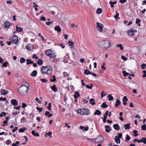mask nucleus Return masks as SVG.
Instances as JSON below:
<instances>
[{
	"instance_id": "c85d7f7f",
	"label": "nucleus",
	"mask_w": 146,
	"mask_h": 146,
	"mask_svg": "<svg viewBox=\"0 0 146 146\" xmlns=\"http://www.w3.org/2000/svg\"><path fill=\"white\" fill-rule=\"evenodd\" d=\"M102 11V10L101 8H98L96 11V13L97 14H101Z\"/></svg>"
},
{
	"instance_id": "69168bd1",
	"label": "nucleus",
	"mask_w": 146,
	"mask_h": 146,
	"mask_svg": "<svg viewBox=\"0 0 146 146\" xmlns=\"http://www.w3.org/2000/svg\"><path fill=\"white\" fill-rule=\"evenodd\" d=\"M24 84L25 85H23L24 86H25L26 87L28 88L29 86V85L28 83L25 82L24 83Z\"/></svg>"
},
{
	"instance_id": "bb28decb",
	"label": "nucleus",
	"mask_w": 146,
	"mask_h": 146,
	"mask_svg": "<svg viewBox=\"0 0 146 146\" xmlns=\"http://www.w3.org/2000/svg\"><path fill=\"white\" fill-rule=\"evenodd\" d=\"M52 134V133L50 131L48 133H46L45 135V137H47L48 136H49L50 137H52V136L51 135V134Z\"/></svg>"
},
{
	"instance_id": "6e6552de",
	"label": "nucleus",
	"mask_w": 146,
	"mask_h": 146,
	"mask_svg": "<svg viewBox=\"0 0 146 146\" xmlns=\"http://www.w3.org/2000/svg\"><path fill=\"white\" fill-rule=\"evenodd\" d=\"M97 28L98 31L100 32H102L103 31V28L104 26L101 23L97 22Z\"/></svg>"
},
{
	"instance_id": "603ef678",
	"label": "nucleus",
	"mask_w": 146,
	"mask_h": 146,
	"mask_svg": "<svg viewBox=\"0 0 146 146\" xmlns=\"http://www.w3.org/2000/svg\"><path fill=\"white\" fill-rule=\"evenodd\" d=\"M128 100V99L127 98L126 96H124L123 97V99L122 100V102H126Z\"/></svg>"
},
{
	"instance_id": "b1692460",
	"label": "nucleus",
	"mask_w": 146,
	"mask_h": 146,
	"mask_svg": "<svg viewBox=\"0 0 146 146\" xmlns=\"http://www.w3.org/2000/svg\"><path fill=\"white\" fill-rule=\"evenodd\" d=\"M37 74V71L35 70L32 72L31 74V75L33 77H35L36 76Z\"/></svg>"
},
{
	"instance_id": "8fccbe9b",
	"label": "nucleus",
	"mask_w": 146,
	"mask_h": 146,
	"mask_svg": "<svg viewBox=\"0 0 146 146\" xmlns=\"http://www.w3.org/2000/svg\"><path fill=\"white\" fill-rule=\"evenodd\" d=\"M105 64V62H103V65L101 66V68L103 70H105L106 69V67H104V66Z\"/></svg>"
},
{
	"instance_id": "864d4df0",
	"label": "nucleus",
	"mask_w": 146,
	"mask_h": 146,
	"mask_svg": "<svg viewBox=\"0 0 146 146\" xmlns=\"http://www.w3.org/2000/svg\"><path fill=\"white\" fill-rule=\"evenodd\" d=\"M7 64L8 62H4L2 64V66L4 67H7Z\"/></svg>"
},
{
	"instance_id": "a878e982",
	"label": "nucleus",
	"mask_w": 146,
	"mask_h": 146,
	"mask_svg": "<svg viewBox=\"0 0 146 146\" xmlns=\"http://www.w3.org/2000/svg\"><path fill=\"white\" fill-rule=\"evenodd\" d=\"M31 133L32 135L35 136L39 137V134L38 133H36L35 131H32Z\"/></svg>"
},
{
	"instance_id": "ea45409f",
	"label": "nucleus",
	"mask_w": 146,
	"mask_h": 146,
	"mask_svg": "<svg viewBox=\"0 0 146 146\" xmlns=\"http://www.w3.org/2000/svg\"><path fill=\"white\" fill-rule=\"evenodd\" d=\"M122 73L123 74L124 76H126L128 75H130V74L126 72L125 71H123L122 72Z\"/></svg>"
},
{
	"instance_id": "393cba45",
	"label": "nucleus",
	"mask_w": 146,
	"mask_h": 146,
	"mask_svg": "<svg viewBox=\"0 0 146 146\" xmlns=\"http://www.w3.org/2000/svg\"><path fill=\"white\" fill-rule=\"evenodd\" d=\"M101 112L98 110H96L94 113V114L95 115H101Z\"/></svg>"
},
{
	"instance_id": "aec40b11",
	"label": "nucleus",
	"mask_w": 146,
	"mask_h": 146,
	"mask_svg": "<svg viewBox=\"0 0 146 146\" xmlns=\"http://www.w3.org/2000/svg\"><path fill=\"white\" fill-rule=\"evenodd\" d=\"M54 30L58 32H60L61 31V29L59 26H56L54 27Z\"/></svg>"
},
{
	"instance_id": "7ed1b4c3",
	"label": "nucleus",
	"mask_w": 146,
	"mask_h": 146,
	"mask_svg": "<svg viewBox=\"0 0 146 146\" xmlns=\"http://www.w3.org/2000/svg\"><path fill=\"white\" fill-rule=\"evenodd\" d=\"M29 88L22 85L18 89V91L19 94L22 96L26 95L28 93V90Z\"/></svg>"
},
{
	"instance_id": "c9c22d12",
	"label": "nucleus",
	"mask_w": 146,
	"mask_h": 146,
	"mask_svg": "<svg viewBox=\"0 0 146 146\" xmlns=\"http://www.w3.org/2000/svg\"><path fill=\"white\" fill-rule=\"evenodd\" d=\"M43 62L42 60L41 59H39L37 62V63L39 65H41L42 64Z\"/></svg>"
},
{
	"instance_id": "c756f323",
	"label": "nucleus",
	"mask_w": 146,
	"mask_h": 146,
	"mask_svg": "<svg viewBox=\"0 0 146 146\" xmlns=\"http://www.w3.org/2000/svg\"><path fill=\"white\" fill-rule=\"evenodd\" d=\"M108 98L109 101L112 100L113 99V97L111 94H108Z\"/></svg>"
},
{
	"instance_id": "09e8293b",
	"label": "nucleus",
	"mask_w": 146,
	"mask_h": 146,
	"mask_svg": "<svg viewBox=\"0 0 146 146\" xmlns=\"http://www.w3.org/2000/svg\"><path fill=\"white\" fill-rule=\"evenodd\" d=\"M6 115V113L5 112H3L1 113H0V117H3V116H5Z\"/></svg>"
},
{
	"instance_id": "f257e3e1",
	"label": "nucleus",
	"mask_w": 146,
	"mask_h": 146,
	"mask_svg": "<svg viewBox=\"0 0 146 146\" xmlns=\"http://www.w3.org/2000/svg\"><path fill=\"white\" fill-rule=\"evenodd\" d=\"M41 71L43 74L47 75H50L52 73V69L49 65L42 66L41 68Z\"/></svg>"
},
{
	"instance_id": "5fc2aeb1",
	"label": "nucleus",
	"mask_w": 146,
	"mask_h": 146,
	"mask_svg": "<svg viewBox=\"0 0 146 146\" xmlns=\"http://www.w3.org/2000/svg\"><path fill=\"white\" fill-rule=\"evenodd\" d=\"M6 142V144L8 145H9L11 143V141L10 140H7Z\"/></svg>"
},
{
	"instance_id": "2f4dec72",
	"label": "nucleus",
	"mask_w": 146,
	"mask_h": 146,
	"mask_svg": "<svg viewBox=\"0 0 146 146\" xmlns=\"http://www.w3.org/2000/svg\"><path fill=\"white\" fill-rule=\"evenodd\" d=\"M90 103L92 105H94L95 104V102L94 101V99L92 98L90 100Z\"/></svg>"
},
{
	"instance_id": "7c9ffc66",
	"label": "nucleus",
	"mask_w": 146,
	"mask_h": 146,
	"mask_svg": "<svg viewBox=\"0 0 146 146\" xmlns=\"http://www.w3.org/2000/svg\"><path fill=\"white\" fill-rule=\"evenodd\" d=\"M52 90L54 92H56L57 90V89L56 86L55 85H53L51 88Z\"/></svg>"
},
{
	"instance_id": "0eeeda50",
	"label": "nucleus",
	"mask_w": 146,
	"mask_h": 146,
	"mask_svg": "<svg viewBox=\"0 0 146 146\" xmlns=\"http://www.w3.org/2000/svg\"><path fill=\"white\" fill-rule=\"evenodd\" d=\"M118 136H116L115 137V142L117 143H119L120 142V139L121 138L122 134L121 133L118 134Z\"/></svg>"
},
{
	"instance_id": "338daca9",
	"label": "nucleus",
	"mask_w": 146,
	"mask_h": 146,
	"mask_svg": "<svg viewBox=\"0 0 146 146\" xmlns=\"http://www.w3.org/2000/svg\"><path fill=\"white\" fill-rule=\"evenodd\" d=\"M18 129V127H16L15 128L12 129V132L13 133L15 132Z\"/></svg>"
},
{
	"instance_id": "4c0bfd02",
	"label": "nucleus",
	"mask_w": 146,
	"mask_h": 146,
	"mask_svg": "<svg viewBox=\"0 0 146 146\" xmlns=\"http://www.w3.org/2000/svg\"><path fill=\"white\" fill-rule=\"evenodd\" d=\"M117 47H119L121 50H123V46L122 44H117L116 45Z\"/></svg>"
},
{
	"instance_id": "a19ab883",
	"label": "nucleus",
	"mask_w": 146,
	"mask_h": 146,
	"mask_svg": "<svg viewBox=\"0 0 146 146\" xmlns=\"http://www.w3.org/2000/svg\"><path fill=\"white\" fill-rule=\"evenodd\" d=\"M91 86H89L88 85H86V87L89 89H91L92 88L93 84H90Z\"/></svg>"
},
{
	"instance_id": "58836bf2",
	"label": "nucleus",
	"mask_w": 146,
	"mask_h": 146,
	"mask_svg": "<svg viewBox=\"0 0 146 146\" xmlns=\"http://www.w3.org/2000/svg\"><path fill=\"white\" fill-rule=\"evenodd\" d=\"M25 58L21 57L20 59V62L21 63H23L25 62Z\"/></svg>"
},
{
	"instance_id": "423d86ee",
	"label": "nucleus",
	"mask_w": 146,
	"mask_h": 146,
	"mask_svg": "<svg viewBox=\"0 0 146 146\" xmlns=\"http://www.w3.org/2000/svg\"><path fill=\"white\" fill-rule=\"evenodd\" d=\"M10 40L14 44H17L18 42V37L17 36L14 35V36H11L10 38Z\"/></svg>"
},
{
	"instance_id": "052dcab7",
	"label": "nucleus",
	"mask_w": 146,
	"mask_h": 146,
	"mask_svg": "<svg viewBox=\"0 0 146 146\" xmlns=\"http://www.w3.org/2000/svg\"><path fill=\"white\" fill-rule=\"evenodd\" d=\"M27 105L25 103H23L22 104V108H25Z\"/></svg>"
},
{
	"instance_id": "ddd939ff",
	"label": "nucleus",
	"mask_w": 146,
	"mask_h": 146,
	"mask_svg": "<svg viewBox=\"0 0 146 146\" xmlns=\"http://www.w3.org/2000/svg\"><path fill=\"white\" fill-rule=\"evenodd\" d=\"M11 104L15 106H16L18 104L17 101L14 99H12L11 101Z\"/></svg>"
},
{
	"instance_id": "f03ea898",
	"label": "nucleus",
	"mask_w": 146,
	"mask_h": 146,
	"mask_svg": "<svg viewBox=\"0 0 146 146\" xmlns=\"http://www.w3.org/2000/svg\"><path fill=\"white\" fill-rule=\"evenodd\" d=\"M110 42L108 40L102 41L99 45V47L101 48L106 50L108 49L111 45Z\"/></svg>"
},
{
	"instance_id": "dca6fc26",
	"label": "nucleus",
	"mask_w": 146,
	"mask_h": 146,
	"mask_svg": "<svg viewBox=\"0 0 146 146\" xmlns=\"http://www.w3.org/2000/svg\"><path fill=\"white\" fill-rule=\"evenodd\" d=\"M105 128H106V131L107 133L110 132L111 130V129L108 125H106Z\"/></svg>"
},
{
	"instance_id": "6e6d98bb",
	"label": "nucleus",
	"mask_w": 146,
	"mask_h": 146,
	"mask_svg": "<svg viewBox=\"0 0 146 146\" xmlns=\"http://www.w3.org/2000/svg\"><path fill=\"white\" fill-rule=\"evenodd\" d=\"M40 80L43 82H47L48 80L44 78V79H41Z\"/></svg>"
},
{
	"instance_id": "f8f14e48",
	"label": "nucleus",
	"mask_w": 146,
	"mask_h": 146,
	"mask_svg": "<svg viewBox=\"0 0 146 146\" xmlns=\"http://www.w3.org/2000/svg\"><path fill=\"white\" fill-rule=\"evenodd\" d=\"M10 25L11 24L8 21H6L4 23L3 27L8 29L9 28Z\"/></svg>"
},
{
	"instance_id": "4d7b16f0",
	"label": "nucleus",
	"mask_w": 146,
	"mask_h": 146,
	"mask_svg": "<svg viewBox=\"0 0 146 146\" xmlns=\"http://www.w3.org/2000/svg\"><path fill=\"white\" fill-rule=\"evenodd\" d=\"M41 21H46V19L44 17H42L40 19Z\"/></svg>"
},
{
	"instance_id": "5701e85b",
	"label": "nucleus",
	"mask_w": 146,
	"mask_h": 146,
	"mask_svg": "<svg viewBox=\"0 0 146 146\" xmlns=\"http://www.w3.org/2000/svg\"><path fill=\"white\" fill-rule=\"evenodd\" d=\"M1 93L3 95H5L8 93V92L5 90L2 89L1 90Z\"/></svg>"
},
{
	"instance_id": "4468645a",
	"label": "nucleus",
	"mask_w": 146,
	"mask_h": 146,
	"mask_svg": "<svg viewBox=\"0 0 146 146\" xmlns=\"http://www.w3.org/2000/svg\"><path fill=\"white\" fill-rule=\"evenodd\" d=\"M113 127L114 128L115 130H118L119 129L120 127L119 125L117 124H115L113 125Z\"/></svg>"
},
{
	"instance_id": "473e14b6",
	"label": "nucleus",
	"mask_w": 146,
	"mask_h": 146,
	"mask_svg": "<svg viewBox=\"0 0 146 146\" xmlns=\"http://www.w3.org/2000/svg\"><path fill=\"white\" fill-rule=\"evenodd\" d=\"M84 74L86 75H87L91 74V72L89 70L86 69L84 71Z\"/></svg>"
},
{
	"instance_id": "680f3d73",
	"label": "nucleus",
	"mask_w": 146,
	"mask_h": 146,
	"mask_svg": "<svg viewBox=\"0 0 146 146\" xmlns=\"http://www.w3.org/2000/svg\"><path fill=\"white\" fill-rule=\"evenodd\" d=\"M141 66L142 67V69H143L145 68V67L146 66V64L143 63L141 65Z\"/></svg>"
},
{
	"instance_id": "f704fd0d",
	"label": "nucleus",
	"mask_w": 146,
	"mask_h": 146,
	"mask_svg": "<svg viewBox=\"0 0 146 146\" xmlns=\"http://www.w3.org/2000/svg\"><path fill=\"white\" fill-rule=\"evenodd\" d=\"M140 140L141 141V143H143L144 144H146V138L143 137Z\"/></svg>"
},
{
	"instance_id": "2eb2a0df",
	"label": "nucleus",
	"mask_w": 146,
	"mask_h": 146,
	"mask_svg": "<svg viewBox=\"0 0 146 146\" xmlns=\"http://www.w3.org/2000/svg\"><path fill=\"white\" fill-rule=\"evenodd\" d=\"M80 96V94H79L78 92H75L74 93V97L75 99H77L78 97Z\"/></svg>"
},
{
	"instance_id": "e433bc0d",
	"label": "nucleus",
	"mask_w": 146,
	"mask_h": 146,
	"mask_svg": "<svg viewBox=\"0 0 146 146\" xmlns=\"http://www.w3.org/2000/svg\"><path fill=\"white\" fill-rule=\"evenodd\" d=\"M108 106V105H107L106 103H103L102 104L101 107L102 108H106Z\"/></svg>"
},
{
	"instance_id": "13d9d810",
	"label": "nucleus",
	"mask_w": 146,
	"mask_h": 146,
	"mask_svg": "<svg viewBox=\"0 0 146 146\" xmlns=\"http://www.w3.org/2000/svg\"><path fill=\"white\" fill-rule=\"evenodd\" d=\"M63 75L64 77H67L69 75L66 72H64L63 73Z\"/></svg>"
},
{
	"instance_id": "c03bdc74",
	"label": "nucleus",
	"mask_w": 146,
	"mask_h": 146,
	"mask_svg": "<svg viewBox=\"0 0 146 146\" xmlns=\"http://www.w3.org/2000/svg\"><path fill=\"white\" fill-rule=\"evenodd\" d=\"M116 15L114 16V18L116 19L115 21H117V19L118 18V17L119 16V13L117 12V11L116 12Z\"/></svg>"
},
{
	"instance_id": "39448f33",
	"label": "nucleus",
	"mask_w": 146,
	"mask_h": 146,
	"mask_svg": "<svg viewBox=\"0 0 146 146\" xmlns=\"http://www.w3.org/2000/svg\"><path fill=\"white\" fill-rule=\"evenodd\" d=\"M45 54L47 56L51 58H55L56 56V53L54 52L51 49H48L47 50Z\"/></svg>"
},
{
	"instance_id": "37998d69",
	"label": "nucleus",
	"mask_w": 146,
	"mask_h": 146,
	"mask_svg": "<svg viewBox=\"0 0 146 146\" xmlns=\"http://www.w3.org/2000/svg\"><path fill=\"white\" fill-rule=\"evenodd\" d=\"M130 137L128 135H126L125 141L126 142H127L128 141L130 140Z\"/></svg>"
},
{
	"instance_id": "774afa93",
	"label": "nucleus",
	"mask_w": 146,
	"mask_h": 146,
	"mask_svg": "<svg viewBox=\"0 0 146 146\" xmlns=\"http://www.w3.org/2000/svg\"><path fill=\"white\" fill-rule=\"evenodd\" d=\"M6 98H3L2 97H1L0 98V101L3 100V101H5L6 100Z\"/></svg>"
},
{
	"instance_id": "de8ad7c7",
	"label": "nucleus",
	"mask_w": 146,
	"mask_h": 146,
	"mask_svg": "<svg viewBox=\"0 0 146 146\" xmlns=\"http://www.w3.org/2000/svg\"><path fill=\"white\" fill-rule=\"evenodd\" d=\"M141 129L144 131L146 130V125L145 124L142 125Z\"/></svg>"
},
{
	"instance_id": "4be33fe9",
	"label": "nucleus",
	"mask_w": 146,
	"mask_h": 146,
	"mask_svg": "<svg viewBox=\"0 0 146 146\" xmlns=\"http://www.w3.org/2000/svg\"><path fill=\"white\" fill-rule=\"evenodd\" d=\"M16 29L18 33L19 32H21L23 31V29L21 28L20 27H18V25H17L16 26Z\"/></svg>"
},
{
	"instance_id": "49530a36",
	"label": "nucleus",
	"mask_w": 146,
	"mask_h": 146,
	"mask_svg": "<svg viewBox=\"0 0 146 146\" xmlns=\"http://www.w3.org/2000/svg\"><path fill=\"white\" fill-rule=\"evenodd\" d=\"M52 77H53V79H50V81L52 82H54V81H55L56 80V78H55V76L54 75H53L52 76Z\"/></svg>"
},
{
	"instance_id": "f3484780",
	"label": "nucleus",
	"mask_w": 146,
	"mask_h": 146,
	"mask_svg": "<svg viewBox=\"0 0 146 146\" xmlns=\"http://www.w3.org/2000/svg\"><path fill=\"white\" fill-rule=\"evenodd\" d=\"M44 115L47 116L48 117H50L53 115V114L51 113H50V112L48 111H46Z\"/></svg>"
},
{
	"instance_id": "e2e57ef3",
	"label": "nucleus",
	"mask_w": 146,
	"mask_h": 146,
	"mask_svg": "<svg viewBox=\"0 0 146 146\" xmlns=\"http://www.w3.org/2000/svg\"><path fill=\"white\" fill-rule=\"evenodd\" d=\"M121 58L122 60L125 61L127 60V58L123 56H121Z\"/></svg>"
},
{
	"instance_id": "79ce46f5",
	"label": "nucleus",
	"mask_w": 146,
	"mask_h": 146,
	"mask_svg": "<svg viewBox=\"0 0 146 146\" xmlns=\"http://www.w3.org/2000/svg\"><path fill=\"white\" fill-rule=\"evenodd\" d=\"M133 132L134 133V136L135 137H137L138 136V134L137 133V131L136 130H134L133 131Z\"/></svg>"
},
{
	"instance_id": "bf43d9fd",
	"label": "nucleus",
	"mask_w": 146,
	"mask_h": 146,
	"mask_svg": "<svg viewBox=\"0 0 146 146\" xmlns=\"http://www.w3.org/2000/svg\"><path fill=\"white\" fill-rule=\"evenodd\" d=\"M51 103H49L48 104V110H51Z\"/></svg>"
},
{
	"instance_id": "6ab92c4d",
	"label": "nucleus",
	"mask_w": 146,
	"mask_h": 146,
	"mask_svg": "<svg viewBox=\"0 0 146 146\" xmlns=\"http://www.w3.org/2000/svg\"><path fill=\"white\" fill-rule=\"evenodd\" d=\"M68 45L69 46H70L71 48H74V43L72 41H69L68 42Z\"/></svg>"
},
{
	"instance_id": "0e129e2a",
	"label": "nucleus",
	"mask_w": 146,
	"mask_h": 146,
	"mask_svg": "<svg viewBox=\"0 0 146 146\" xmlns=\"http://www.w3.org/2000/svg\"><path fill=\"white\" fill-rule=\"evenodd\" d=\"M140 21H141L140 19H138V18H137L136 19V21L135 22V23L136 24H138V23L140 22Z\"/></svg>"
},
{
	"instance_id": "1a4fd4ad",
	"label": "nucleus",
	"mask_w": 146,
	"mask_h": 146,
	"mask_svg": "<svg viewBox=\"0 0 146 146\" xmlns=\"http://www.w3.org/2000/svg\"><path fill=\"white\" fill-rule=\"evenodd\" d=\"M26 48L29 51L32 52L33 51V46L30 43L28 44L26 46Z\"/></svg>"
},
{
	"instance_id": "3c124183",
	"label": "nucleus",
	"mask_w": 146,
	"mask_h": 146,
	"mask_svg": "<svg viewBox=\"0 0 146 146\" xmlns=\"http://www.w3.org/2000/svg\"><path fill=\"white\" fill-rule=\"evenodd\" d=\"M36 109L38 110L40 112H41L42 110V108L37 107Z\"/></svg>"
},
{
	"instance_id": "a211bd4d",
	"label": "nucleus",
	"mask_w": 146,
	"mask_h": 146,
	"mask_svg": "<svg viewBox=\"0 0 146 146\" xmlns=\"http://www.w3.org/2000/svg\"><path fill=\"white\" fill-rule=\"evenodd\" d=\"M116 100V101L115 102V106L116 108H117L118 106L120 104L121 102L118 99H117Z\"/></svg>"
},
{
	"instance_id": "72a5a7b5",
	"label": "nucleus",
	"mask_w": 146,
	"mask_h": 146,
	"mask_svg": "<svg viewBox=\"0 0 146 146\" xmlns=\"http://www.w3.org/2000/svg\"><path fill=\"white\" fill-rule=\"evenodd\" d=\"M26 61L27 62V64L29 65V64H32L33 63V61H31L30 59H27Z\"/></svg>"
},
{
	"instance_id": "a18cd8bd",
	"label": "nucleus",
	"mask_w": 146,
	"mask_h": 146,
	"mask_svg": "<svg viewBox=\"0 0 146 146\" xmlns=\"http://www.w3.org/2000/svg\"><path fill=\"white\" fill-rule=\"evenodd\" d=\"M19 143V141H17L15 143H13L12 144V146H18Z\"/></svg>"
},
{
	"instance_id": "cd10ccee",
	"label": "nucleus",
	"mask_w": 146,
	"mask_h": 146,
	"mask_svg": "<svg viewBox=\"0 0 146 146\" xmlns=\"http://www.w3.org/2000/svg\"><path fill=\"white\" fill-rule=\"evenodd\" d=\"M27 129L26 127H25L19 129V131L20 133L24 132Z\"/></svg>"
},
{
	"instance_id": "412c9836",
	"label": "nucleus",
	"mask_w": 146,
	"mask_h": 146,
	"mask_svg": "<svg viewBox=\"0 0 146 146\" xmlns=\"http://www.w3.org/2000/svg\"><path fill=\"white\" fill-rule=\"evenodd\" d=\"M130 124L129 123H128L126 124H125L124 125V127L125 130L129 129L130 128Z\"/></svg>"
},
{
	"instance_id": "9d476101",
	"label": "nucleus",
	"mask_w": 146,
	"mask_h": 146,
	"mask_svg": "<svg viewBox=\"0 0 146 146\" xmlns=\"http://www.w3.org/2000/svg\"><path fill=\"white\" fill-rule=\"evenodd\" d=\"M137 32L136 30H134L133 29H131L127 31L128 35L129 36H134V32Z\"/></svg>"
},
{
	"instance_id": "20e7f679",
	"label": "nucleus",
	"mask_w": 146,
	"mask_h": 146,
	"mask_svg": "<svg viewBox=\"0 0 146 146\" xmlns=\"http://www.w3.org/2000/svg\"><path fill=\"white\" fill-rule=\"evenodd\" d=\"M77 113L83 115H88L90 114V111L87 109H79L77 111Z\"/></svg>"
},
{
	"instance_id": "9b49d317",
	"label": "nucleus",
	"mask_w": 146,
	"mask_h": 146,
	"mask_svg": "<svg viewBox=\"0 0 146 146\" xmlns=\"http://www.w3.org/2000/svg\"><path fill=\"white\" fill-rule=\"evenodd\" d=\"M94 140H95V142L96 143L101 142L103 141V137L102 136H100L97 138L94 139Z\"/></svg>"
}]
</instances>
